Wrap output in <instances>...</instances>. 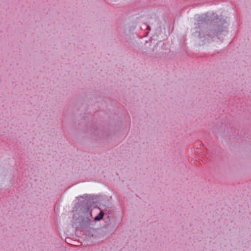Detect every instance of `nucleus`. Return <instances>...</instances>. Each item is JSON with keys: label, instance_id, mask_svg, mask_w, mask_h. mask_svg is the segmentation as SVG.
Segmentation results:
<instances>
[{"label": "nucleus", "instance_id": "f257e3e1", "mask_svg": "<svg viewBox=\"0 0 251 251\" xmlns=\"http://www.w3.org/2000/svg\"><path fill=\"white\" fill-rule=\"evenodd\" d=\"M103 215V212L102 211H101L100 212L99 214L94 218V220L95 221H100V220L102 219Z\"/></svg>", "mask_w": 251, "mask_h": 251}, {"label": "nucleus", "instance_id": "f03ea898", "mask_svg": "<svg viewBox=\"0 0 251 251\" xmlns=\"http://www.w3.org/2000/svg\"><path fill=\"white\" fill-rule=\"evenodd\" d=\"M199 21H198V24H200V22H201V23H202V22H203V21L202 20V19H203L202 18H200V17H199Z\"/></svg>", "mask_w": 251, "mask_h": 251}]
</instances>
